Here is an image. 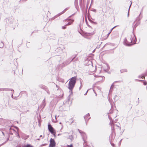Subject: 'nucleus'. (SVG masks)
I'll return each instance as SVG.
<instances>
[{
	"mask_svg": "<svg viewBox=\"0 0 147 147\" xmlns=\"http://www.w3.org/2000/svg\"><path fill=\"white\" fill-rule=\"evenodd\" d=\"M123 44L125 45L129 46L132 45L135 43L134 41L133 38L130 37L129 39L127 40L126 38L124 39V41L123 42Z\"/></svg>",
	"mask_w": 147,
	"mask_h": 147,
	"instance_id": "nucleus-1",
	"label": "nucleus"
},
{
	"mask_svg": "<svg viewBox=\"0 0 147 147\" xmlns=\"http://www.w3.org/2000/svg\"><path fill=\"white\" fill-rule=\"evenodd\" d=\"M76 79L75 77L71 78L69 81L68 88L70 90L72 89L74 87L76 82Z\"/></svg>",
	"mask_w": 147,
	"mask_h": 147,
	"instance_id": "nucleus-2",
	"label": "nucleus"
},
{
	"mask_svg": "<svg viewBox=\"0 0 147 147\" xmlns=\"http://www.w3.org/2000/svg\"><path fill=\"white\" fill-rule=\"evenodd\" d=\"M48 129L49 131L53 134L55 137V131L53 127L50 124L48 125Z\"/></svg>",
	"mask_w": 147,
	"mask_h": 147,
	"instance_id": "nucleus-3",
	"label": "nucleus"
},
{
	"mask_svg": "<svg viewBox=\"0 0 147 147\" xmlns=\"http://www.w3.org/2000/svg\"><path fill=\"white\" fill-rule=\"evenodd\" d=\"M50 142L49 146L50 147H54L55 145V142L54 140L51 138L50 140Z\"/></svg>",
	"mask_w": 147,
	"mask_h": 147,
	"instance_id": "nucleus-4",
	"label": "nucleus"
},
{
	"mask_svg": "<svg viewBox=\"0 0 147 147\" xmlns=\"http://www.w3.org/2000/svg\"><path fill=\"white\" fill-rule=\"evenodd\" d=\"M73 21H74V20H69V22H68V23L67 24H66L65 25V26H66L67 25H71L73 23Z\"/></svg>",
	"mask_w": 147,
	"mask_h": 147,
	"instance_id": "nucleus-5",
	"label": "nucleus"
},
{
	"mask_svg": "<svg viewBox=\"0 0 147 147\" xmlns=\"http://www.w3.org/2000/svg\"><path fill=\"white\" fill-rule=\"evenodd\" d=\"M10 130L11 132H12V131H13V133H16V131L15 130L12 129L11 128L10 129Z\"/></svg>",
	"mask_w": 147,
	"mask_h": 147,
	"instance_id": "nucleus-6",
	"label": "nucleus"
},
{
	"mask_svg": "<svg viewBox=\"0 0 147 147\" xmlns=\"http://www.w3.org/2000/svg\"><path fill=\"white\" fill-rule=\"evenodd\" d=\"M131 3H131L130 4V5L129 6V9H128V15H127V16H129V9H130V7L131 6Z\"/></svg>",
	"mask_w": 147,
	"mask_h": 147,
	"instance_id": "nucleus-7",
	"label": "nucleus"
},
{
	"mask_svg": "<svg viewBox=\"0 0 147 147\" xmlns=\"http://www.w3.org/2000/svg\"><path fill=\"white\" fill-rule=\"evenodd\" d=\"M66 9H64V10L62 11V12L60 14V15H61V14H62L64 12H65L66 11Z\"/></svg>",
	"mask_w": 147,
	"mask_h": 147,
	"instance_id": "nucleus-8",
	"label": "nucleus"
},
{
	"mask_svg": "<svg viewBox=\"0 0 147 147\" xmlns=\"http://www.w3.org/2000/svg\"><path fill=\"white\" fill-rule=\"evenodd\" d=\"M67 146L68 147H73L72 144H71L70 145H68Z\"/></svg>",
	"mask_w": 147,
	"mask_h": 147,
	"instance_id": "nucleus-9",
	"label": "nucleus"
},
{
	"mask_svg": "<svg viewBox=\"0 0 147 147\" xmlns=\"http://www.w3.org/2000/svg\"><path fill=\"white\" fill-rule=\"evenodd\" d=\"M117 26H115V27H113L111 30V31L115 27H116Z\"/></svg>",
	"mask_w": 147,
	"mask_h": 147,
	"instance_id": "nucleus-10",
	"label": "nucleus"
},
{
	"mask_svg": "<svg viewBox=\"0 0 147 147\" xmlns=\"http://www.w3.org/2000/svg\"><path fill=\"white\" fill-rule=\"evenodd\" d=\"M62 28L63 29H65V26H63Z\"/></svg>",
	"mask_w": 147,
	"mask_h": 147,
	"instance_id": "nucleus-11",
	"label": "nucleus"
},
{
	"mask_svg": "<svg viewBox=\"0 0 147 147\" xmlns=\"http://www.w3.org/2000/svg\"><path fill=\"white\" fill-rule=\"evenodd\" d=\"M144 85H146V82H144Z\"/></svg>",
	"mask_w": 147,
	"mask_h": 147,
	"instance_id": "nucleus-12",
	"label": "nucleus"
},
{
	"mask_svg": "<svg viewBox=\"0 0 147 147\" xmlns=\"http://www.w3.org/2000/svg\"><path fill=\"white\" fill-rule=\"evenodd\" d=\"M93 11L95 12L96 11V10L95 9H94Z\"/></svg>",
	"mask_w": 147,
	"mask_h": 147,
	"instance_id": "nucleus-13",
	"label": "nucleus"
},
{
	"mask_svg": "<svg viewBox=\"0 0 147 147\" xmlns=\"http://www.w3.org/2000/svg\"><path fill=\"white\" fill-rule=\"evenodd\" d=\"M111 145L113 146H114V145L112 143H111Z\"/></svg>",
	"mask_w": 147,
	"mask_h": 147,
	"instance_id": "nucleus-14",
	"label": "nucleus"
},
{
	"mask_svg": "<svg viewBox=\"0 0 147 147\" xmlns=\"http://www.w3.org/2000/svg\"><path fill=\"white\" fill-rule=\"evenodd\" d=\"M139 24V23L138 24H135V26H137L138 25V24Z\"/></svg>",
	"mask_w": 147,
	"mask_h": 147,
	"instance_id": "nucleus-15",
	"label": "nucleus"
},
{
	"mask_svg": "<svg viewBox=\"0 0 147 147\" xmlns=\"http://www.w3.org/2000/svg\"><path fill=\"white\" fill-rule=\"evenodd\" d=\"M89 34L90 35H92L93 34H92V33H90Z\"/></svg>",
	"mask_w": 147,
	"mask_h": 147,
	"instance_id": "nucleus-16",
	"label": "nucleus"
},
{
	"mask_svg": "<svg viewBox=\"0 0 147 147\" xmlns=\"http://www.w3.org/2000/svg\"><path fill=\"white\" fill-rule=\"evenodd\" d=\"M127 71V70H126V69H124V71H125H125Z\"/></svg>",
	"mask_w": 147,
	"mask_h": 147,
	"instance_id": "nucleus-17",
	"label": "nucleus"
},
{
	"mask_svg": "<svg viewBox=\"0 0 147 147\" xmlns=\"http://www.w3.org/2000/svg\"><path fill=\"white\" fill-rule=\"evenodd\" d=\"M17 135H18V137H19V135L18 133H17Z\"/></svg>",
	"mask_w": 147,
	"mask_h": 147,
	"instance_id": "nucleus-18",
	"label": "nucleus"
},
{
	"mask_svg": "<svg viewBox=\"0 0 147 147\" xmlns=\"http://www.w3.org/2000/svg\"><path fill=\"white\" fill-rule=\"evenodd\" d=\"M16 129L17 130H18V127H16Z\"/></svg>",
	"mask_w": 147,
	"mask_h": 147,
	"instance_id": "nucleus-19",
	"label": "nucleus"
},
{
	"mask_svg": "<svg viewBox=\"0 0 147 147\" xmlns=\"http://www.w3.org/2000/svg\"><path fill=\"white\" fill-rule=\"evenodd\" d=\"M88 91V90H87V92H86V93H87V92Z\"/></svg>",
	"mask_w": 147,
	"mask_h": 147,
	"instance_id": "nucleus-20",
	"label": "nucleus"
},
{
	"mask_svg": "<svg viewBox=\"0 0 147 147\" xmlns=\"http://www.w3.org/2000/svg\"><path fill=\"white\" fill-rule=\"evenodd\" d=\"M59 123H60V124H61V122H60Z\"/></svg>",
	"mask_w": 147,
	"mask_h": 147,
	"instance_id": "nucleus-21",
	"label": "nucleus"
},
{
	"mask_svg": "<svg viewBox=\"0 0 147 147\" xmlns=\"http://www.w3.org/2000/svg\"><path fill=\"white\" fill-rule=\"evenodd\" d=\"M110 32L109 33V34H110Z\"/></svg>",
	"mask_w": 147,
	"mask_h": 147,
	"instance_id": "nucleus-22",
	"label": "nucleus"
},
{
	"mask_svg": "<svg viewBox=\"0 0 147 147\" xmlns=\"http://www.w3.org/2000/svg\"><path fill=\"white\" fill-rule=\"evenodd\" d=\"M110 32L109 33V34H110Z\"/></svg>",
	"mask_w": 147,
	"mask_h": 147,
	"instance_id": "nucleus-23",
	"label": "nucleus"
}]
</instances>
